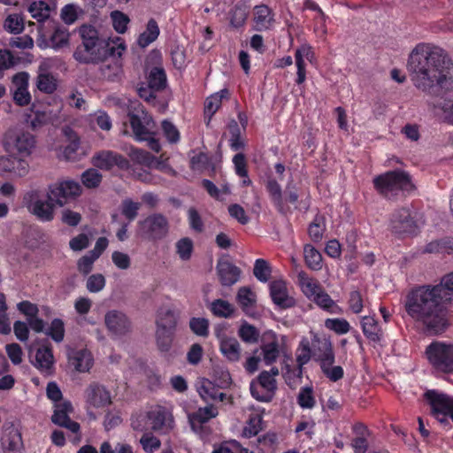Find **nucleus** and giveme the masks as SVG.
Here are the masks:
<instances>
[{"mask_svg": "<svg viewBox=\"0 0 453 453\" xmlns=\"http://www.w3.org/2000/svg\"><path fill=\"white\" fill-rule=\"evenodd\" d=\"M406 70L419 85H452L453 62L441 48L419 42L410 52Z\"/></svg>", "mask_w": 453, "mask_h": 453, "instance_id": "1", "label": "nucleus"}, {"mask_svg": "<svg viewBox=\"0 0 453 453\" xmlns=\"http://www.w3.org/2000/svg\"><path fill=\"white\" fill-rule=\"evenodd\" d=\"M431 286H423L408 294L405 310L413 319L438 334L443 332L449 325L446 310Z\"/></svg>", "mask_w": 453, "mask_h": 453, "instance_id": "2", "label": "nucleus"}, {"mask_svg": "<svg viewBox=\"0 0 453 453\" xmlns=\"http://www.w3.org/2000/svg\"><path fill=\"white\" fill-rule=\"evenodd\" d=\"M82 44L74 52V58L83 63L103 61L109 51L114 55V48H109L104 39L99 37L98 31L91 25H82L79 29Z\"/></svg>", "mask_w": 453, "mask_h": 453, "instance_id": "3", "label": "nucleus"}, {"mask_svg": "<svg viewBox=\"0 0 453 453\" xmlns=\"http://www.w3.org/2000/svg\"><path fill=\"white\" fill-rule=\"evenodd\" d=\"M375 188L388 197L397 195L399 191L411 193L415 189V184L411 175L403 171L388 172L373 180Z\"/></svg>", "mask_w": 453, "mask_h": 453, "instance_id": "4", "label": "nucleus"}, {"mask_svg": "<svg viewBox=\"0 0 453 453\" xmlns=\"http://www.w3.org/2000/svg\"><path fill=\"white\" fill-rule=\"evenodd\" d=\"M426 355L436 372L453 373V342H433L426 347Z\"/></svg>", "mask_w": 453, "mask_h": 453, "instance_id": "5", "label": "nucleus"}, {"mask_svg": "<svg viewBox=\"0 0 453 453\" xmlns=\"http://www.w3.org/2000/svg\"><path fill=\"white\" fill-rule=\"evenodd\" d=\"M416 217L417 213L410 206L395 209L389 219L391 231L399 237H407L418 234L420 224Z\"/></svg>", "mask_w": 453, "mask_h": 453, "instance_id": "6", "label": "nucleus"}, {"mask_svg": "<svg viewBox=\"0 0 453 453\" xmlns=\"http://www.w3.org/2000/svg\"><path fill=\"white\" fill-rule=\"evenodd\" d=\"M424 398L430 406L431 415L440 423L453 421V396L441 391L430 389L424 394Z\"/></svg>", "mask_w": 453, "mask_h": 453, "instance_id": "7", "label": "nucleus"}, {"mask_svg": "<svg viewBox=\"0 0 453 453\" xmlns=\"http://www.w3.org/2000/svg\"><path fill=\"white\" fill-rule=\"evenodd\" d=\"M140 236L150 242L164 239L169 232V221L162 213H152L137 224Z\"/></svg>", "mask_w": 453, "mask_h": 453, "instance_id": "8", "label": "nucleus"}, {"mask_svg": "<svg viewBox=\"0 0 453 453\" xmlns=\"http://www.w3.org/2000/svg\"><path fill=\"white\" fill-rule=\"evenodd\" d=\"M24 203L27 210L34 214L39 220L43 222L51 221L54 219L55 204L42 195V191L34 189L24 196Z\"/></svg>", "mask_w": 453, "mask_h": 453, "instance_id": "9", "label": "nucleus"}, {"mask_svg": "<svg viewBox=\"0 0 453 453\" xmlns=\"http://www.w3.org/2000/svg\"><path fill=\"white\" fill-rule=\"evenodd\" d=\"M81 193L80 184L72 180L58 181L49 187L47 197L60 207L76 199Z\"/></svg>", "mask_w": 453, "mask_h": 453, "instance_id": "10", "label": "nucleus"}, {"mask_svg": "<svg viewBox=\"0 0 453 453\" xmlns=\"http://www.w3.org/2000/svg\"><path fill=\"white\" fill-rule=\"evenodd\" d=\"M104 322L109 335L113 339L127 335L133 327L130 318L124 311L115 309L105 313Z\"/></svg>", "mask_w": 453, "mask_h": 453, "instance_id": "11", "label": "nucleus"}, {"mask_svg": "<svg viewBox=\"0 0 453 453\" xmlns=\"http://www.w3.org/2000/svg\"><path fill=\"white\" fill-rule=\"evenodd\" d=\"M277 389L275 378H272L267 371L259 373L256 380H253L250 385V390L252 397L263 403H269L273 400Z\"/></svg>", "mask_w": 453, "mask_h": 453, "instance_id": "12", "label": "nucleus"}, {"mask_svg": "<svg viewBox=\"0 0 453 453\" xmlns=\"http://www.w3.org/2000/svg\"><path fill=\"white\" fill-rule=\"evenodd\" d=\"M433 97L429 104L435 109L440 110L443 118L453 124V91L449 87H430Z\"/></svg>", "mask_w": 453, "mask_h": 453, "instance_id": "13", "label": "nucleus"}, {"mask_svg": "<svg viewBox=\"0 0 453 453\" xmlns=\"http://www.w3.org/2000/svg\"><path fill=\"white\" fill-rule=\"evenodd\" d=\"M92 165L101 170L110 171L117 166L120 170H127L129 161L123 155L112 150H100L92 157Z\"/></svg>", "mask_w": 453, "mask_h": 453, "instance_id": "14", "label": "nucleus"}, {"mask_svg": "<svg viewBox=\"0 0 453 453\" xmlns=\"http://www.w3.org/2000/svg\"><path fill=\"white\" fill-rule=\"evenodd\" d=\"M85 402L88 407L104 408L111 403L110 391L98 382H91L84 391Z\"/></svg>", "mask_w": 453, "mask_h": 453, "instance_id": "15", "label": "nucleus"}, {"mask_svg": "<svg viewBox=\"0 0 453 453\" xmlns=\"http://www.w3.org/2000/svg\"><path fill=\"white\" fill-rule=\"evenodd\" d=\"M275 13L266 4H261L253 8V28L257 32L270 31L275 26Z\"/></svg>", "mask_w": 453, "mask_h": 453, "instance_id": "16", "label": "nucleus"}, {"mask_svg": "<svg viewBox=\"0 0 453 453\" xmlns=\"http://www.w3.org/2000/svg\"><path fill=\"white\" fill-rule=\"evenodd\" d=\"M218 414V409L212 404L200 407L196 411L188 413V418L191 429L195 433H201L203 424L217 417Z\"/></svg>", "mask_w": 453, "mask_h": 453, "instance_id": "17", "label": "nucleus"}, {"mask_svg": "<svg viewBox=\"0 0 453 453\" xmlns=\"http://www.w3.org/2000/svg\"><path fill=\"white\" fill-rule=\"evenodd\" d=\"M144 73L147 78V85H167V76L161 62V57L157 52V60L151 63L148 58L144 65Z\"/></svg>", "mask_w": 453, "mask_h": 453, "instance_id": "18", "label": "nucleus"}, {"mask_svg": "<svg viewBox=\"0 0 453 453\" xmlns=\"http://www.w3.org/2000/svg\"><path fill=\"white\" fill-rule=\"evenodd\" d=\"M0 442L4 453H24L25 451L21 433L13 426L5 430Z\"/></svg>", "mask_w": 453, "mask_h": 453, "instance_id": "19", "label": "nucleus"}, {"mask_svg": "<svg viewBox=\"0 0 453 453\" xmlns=\"http://www.w3.org/2000/svg\"><path fill=\"white\" fill-rule=\"evenodd\" d=\"M260 349L263 361L266 365H271L275 363L280 356V345L277 334L273 332L266 333L263 337Z\"/></svg>", "mask_w": 453, "mask_h": 453, "instance_id": "20", "label": "nucleus"}, {"mask_svg": "<svg viewBox=\"0 0 453 453\" xmlns=\"http://www.w3.org/2000/svg\"><path fill=\"white\" fill-rule=\"evenodd\" d=\"M311 349L313 358L319 361V365L326 361L334 362V353L329 339L314 336L311 340Z\"/></svg>", "mask_w": 453, "mask_h": 453, "instance_id": "21", "label": "nucleus"}, {"mask_svg": "<svg viewBox=\"0 0 453 453\" xmlns=\"http://www.w3.org/2000/svg\"><path fill=\"white\" fill-rule=\"evenodd\" d=\"M217 273L222 286L231 287L241 277V269L227 260H220L217 264Z\"/></svg>", "mask_w": 453, "mask_h": 453, "instance_id": "22", "label": "nucleus"}, {"mask_svg": "<svg viewBox=\"0 0 453 453\" xmlns=\"http://www.w3.org/2000/svg\"><path fill=\"white\" fill-rule=\"evenodd\" d=\"M271 298L281 309L291 308L295 300L288 295L287 287L282 280H273L269 285Z\"/></svg>", "mask_w": 453, "mask_h": 453, "instance_id": "23", "label": "nucleus"}, {"mask_svg": "<svg viewBox=\"0 0 453 453\" xmlns=\"http://www.w3.org/2000/svg\"><path fill=\"white\" fill-rule=\"evenodd\" d=\"M34 365L45 376L53 374L54 356L50 345L40 347L36 350Z\"/></svg>", "mask_w": 453, "mask_h": 453, "instance_id": "24", "label": "nucleus"}, {"mask_svg": "<svg viewBox=\"0 0 453 453\" xmlns=\"http://www.w3.org/2000/svg\"><path fill=\"white\" fill-rule=\"evenodd\" d=\"M265 189L276 211L280 214L286 215L289 211V208L283 200L282 189L279 182L275 179H268L265 182Z\"/></svg>", "mask_w": 453, "mask_h": 453, "instance_id": "25", "label": "nucleus"}, {"mask_svg": "<svg viewBox=\"0 0 453 453\" xmlns=\"http://www.w3.org/2000/svg\"><path fill=\"white\" fill-rule=\"evenodd\" d=\"M236 302L246 315H254L257 304V295L250 287H242L238 289Z\"/></svg>", "mask_w": 453, "mask_h": 453, "instance_id": "26", "label": "nucleus"}, {"mask_svg": "<svg viewBox=\"0 0 453 453\" xmlns=\"http://www.w3.org/2000/svg\"><path fill=\"white\" fill-rule=\"evenodd\" d=\"M65 134L68 139V144L64 147L63 156L68 161H78L81 159L82 152H81V141L78 134L72 129L65 130Z\"/></svg>", "mask_w": 453, "mask_h": 453, "instance_id": "27", "label": "nucleus"}, {"mask_svg": "<svg viewBox=\"0 0 453 453\" xmlns=\"http://www.w3.org/2000/svg\"><path fill=\"white\" fill-rule=\"evenodd\" d=\"M0 172L12 173L22 177L28 173V165L23 159L0 156Z\"/></svg>", "mask_w": 453, "mask_h": 453, "instance_id": "28", "label": "nucleus"}, {"mask_svg": "<svg viewBox=\"0 0 453 453\" xmlns=\"http://www.w3.org/2000/svg\"><path fill=\"white\" fill-rule=\"evenodd\" d=\"M54 70V62L51 59L42 60L38 66L35 85H57L58 78Z\"/></svg>", "mask_w": 453, "mask_h": 453, "instance_id": "29", "label": "nucleus"}, {"mask_svg": "<svg viewBox=\"0 0 453 453\" xmlns=\"http://www.w3.org/2000/svg\"><path fill=\"white\" fill-rule=\"evenodd\" d=\"M228 96L229 91L226 88H224L219 92L207 97L204 104V120L207 126L210 124L212 116L220 107L222 100L224 98H228Z\"/></svg>", "mask_w": 453, "mask_h": 453, "instance_id": "30", "label": "nucleus"}, {"mask_svg": "<svg viewBox=\"0 0 453 453\" xmlns=\"http://www.w3.org/2000/svg\"><path fill=\"white\" fill-rule=\"evenodd\" d=\"M177 317L174 311L169 308L158 309L156 317V328L176 331Z\"/></svg>", "mask_w": 453, "mask_h": 453, "instance_id": "31", "label": "nucleus"}, {"mask_svg": "<svg viewBox=\"0 0 453 453\" xmlns=\"http://www.w3.org/2000/svg\"><path fill=\"white\" fill-rule=\"evenodd\" d=\"M160 34L157 22L154 19H150L146 24L145 30L141 33L137 38V45L144 49L155 42Z\"/></svg>", "mask_w": 453, "mask_h": 453, "instance_id": "32", "label": "nucleus"}, {"mask_svg": "<svg viewBox=\"0 0 453 453\" xmlns=\"http://www.w3.org/2000/svg\"><path fill=\"white\" fill-rule=\"evenodd\" d=\"M69 33L67 28L63 26H57L53 33L50 35L49 42H45L44 45L38 41V45L41 48L51 47L53 49H59L68 44Z\"/></svg>", "mask_w": 453, "mask_h": 453, "instance_id": "33", "label": "nucleus"}, {"mask_svg": "<svg viewBox=\"0 0 453 453\" xmlns=\"http://www.w3.org/2000/svg\"><path fill=\"white\" fill-rule=\"evenodd\" d=\"M69 359L72 365L80 372H88L93 365L92 356L87 349H81L74 352Z\"/></svg>", "mask_w": 453, "mask_h": 453, "instance_id": "34", "label": "nucleus"}, {"mask_svg": "<svg viewBox=\"0 0 453 453\" xmlns=\"http://www.w3.org/2000/svg\"><path fill=\"white\" fill-rule=\"evenodd\" d=\"M313 354L311 349V343L307 339H303L296 349V374H303V367L309 363Z\"/></svg>", "mask_w": 453, "mask_h": 453, "instance_id": "35", "label": "nucleus"}, {"mask_svg": "<svg viewBox=\"0 0 453 453\" xmlns=\"http://www.w3.org/2000/svg\"><path fill=\"white\" fill-rule=\"evenodd\" d=\"M297 279L302 291L308 298H312L322 289L318 281L303 271L298 273Z\"/></svg>", "mask_w": 453, "mask_h": 453, "instance_id": "36", "label": "nucleus"}, {"mask_svg": "<svg viewBox=\"0 0 453 453\" xmlns=\"http://www.w3.org/2000/svg\"><path fill=\"white\" fill-rule=\"evenodd\" d=\"M228 131L230 134L229 146L231 150L234 151L243 150L245 142L242 139V133L245 130H242L238 122L233 119L228 123Z\"/></svg>", "mask_w": 453, "mask_h": 453, "instance_id": "37", "label": "nucleus"}, {"mask_svg": "<svg viewBox=\"0 0 453 453\" xmlns=\"http://www.w3.org/2000/svg\"><path fill=\"white\" fill-rule=\"evenodd\" d=\"M175 334L176 331L156 328V344L160 352L167 353L170 351L174 341Z\"/></svg>", "mask_w": 453, "mask_h": 453, "instance_id": "38", "label": "nucleus"}, {"mask_svg": "<svg viewBox=\"0 0 453 453\" xmlns=\"http://www.w3.org/2000/svg\"><path fill=\"white\" fill-rule=\"evenodd\" d=\"M354 433L356 437L351 441V446L356 453H365L368 449L366 427L361 424L355 425Z\"/></svg>", "mask_w": 453, "mask_h": 453, "instance_id": "39", "label": "nucleus"}, {"mask_svg": "<svg viewBox=\"0 0 453 453\" xmlns=\"http://www.w3.org/2000/svg\"><path fill=\"white\" fill-rule=\"evenodd\" d=\"M440 299L451 300L453 298V273L445 275L441 283L431 287Z\"/></svg>", "mask_w": 453, "mask_h": 453, "instance_id": "40", "label": "nucleus"}, {"mask_svg": "<svg viewBox=\"0 0 453 453\" xmlns=\"http://www.w3.org/2000/svg\"><path fill=\"white\" fill-rule=\"evenodd\" d=\"M303 255L305 264L310 269L318 271L322 268V255L311 244L304 245Z\"/></svg>", "mask_w": 453, "mask_h": 453, "instance_id": "41", "label": "nucleus"}, {"mask_svg": "<svg viewBox=\"0 0 453 453\" xmlns=\"http://www.w3.org/2000/svg\"><path fill=\"white\" fill-rule=\"evenodd\" d=\"M147 418L150 421V430L160 431L165 426L166 411L162 407H157L147 411Z\"/></svg>", "mask_w": 453, "mask_h": 453, "instance_id": "42", "label": "nucleus"}, {"mask_svg": "<svg viewBox=\"0 0 453 453\" xmlns=\"http://www.w3.org/2000/svg\"><path fill=\"white\" fill-rule=\"evenodd\" d=\"M35 140L33 134L29 133H21L16 135L14 139V148L21 155H29L34 148Z\"/></svg>", "mask_w": 453, "mask_h": 453, "instance_id": "43", "label": "nucleus"}, {"mask_svg": "<svg viewBox=\"0 0 453 453\" xmlns=\"http://www.w3.org/2000/svg\"><path fill=\"white\" fill-rule=\"evenodd\" d=\"M209 309L218 318H230L234 312V306L228 301L223 299L212 301Z\"/></svg>", "mask_w": 453, "mask_h": 453, "instance_id": "44", "label": "nucleus"}, {"mask_svg": "<svg viewBox=\"0 0 453 453\" xmlns=\"http://www.w3.org/2000/svg\"><path fill=\"white\" fill-rule=\"evenodd\" d=\"M73 411V405L69 401H64L60 403L56 404L54 413L51 417V420L58 426L65 425V423L70 418L69 413Z\"/></svg>", "mask_w": 453, "mask_h": 453, "instance_id": "45", "label": "nucleus"}, {"mask_svg": "<svg viewBox=\"0 0 453 453\" xmlns=\"http://www.w3.org/2000/svg\"><path fill=\"white\" fill-rule=\"evenodd\" d=\"M220 350L230 361H236L240 357V344L234 338L223 340L220 344Z\"/></svg>", "mask_w": 453, "mask_h": 453, "instance_id": "46", "label": "nucleus"}, {"mask_svg": "<svg viewBox=\"0 0 453 453\" xmlns=\"http://www.w3.org/2000/svg\"><path fill=\"white\" fill-rule=\"evenodd\" d=\"M191 332L196 336L206 338L210 334V322L208 319L193 317L188 322Z\"/></svg>", "mask_w": 453, "mask_h": 453, "instance_id": "47", "label": "nucleus"}, {"mask_svg": "<svg viewBox=\"0 0 453 453\" xmlns=\"http://www.w3.org/2000/svg\"><path fill=\"white\" fill-rule=\"evenodd\" d=\"M28 12L38 22H42L50 17V6L44 1H35L30 4Z\"/></svg>", "mask_w": 453, "mask_h": 453, "instance_id": "48", "label": "nucleus"}, {"mask_svg": "<svg viewBox=\"0 0 453 453\" xmlns=\"http://www.w3.org/2000/svg\"><path fill=\"white\" fill-rule=\"evenodd\" d=\"M253 274L260 282H267L271 278L272 267L266 260L257 258L254 264Z\"/></svg>", "mask_w": 453, "mask_h": 453, "instance_id": "49", "label": "nucleus"}, {"mask_svg": "<svg viewBox=\"0 0 453 453\" xmlns=\"http://www.w3.org/2000/svg\"><path fill=\"white\" fill-rule=\"evenodd\" d=\"M103 180V175L96 168H88L82 173L81 180L87 188H96L99 187Z\"/></svg>", "mask_w": 453, "mask_h": 453, "instance_id": "50", "label": "nucleus"}, {"mask_svg": "<svg viewBox=\"0 0 453 453\" xmlns=\"http://www.w3.org/2000/svg\"><path fill=\"white\" fill-rule=\"evenodd\" d=\"M334 362L326 361L320 364V369L324 375L333 382H336L343 378L344 371L340 365L333 366Z\"/></svg>", "mask_w": 453, "mask_h": 453, "instance_id": "51", "label": "nucleus"}, {"mask_svg": "<svg viewBox=\"0 0 453 453\" xmlns=\"http://www.w3.org/2000/svg\"><path fill=\"white\" fill-rule=\"evenodd\" d=\"M54 342H61L65 337V324L61 319H54L48 329L44 332Z\"/></svg>", "mask_w": 453, "mask_h": 453, "instance_id": "52", "label": "nucleus"}, {"mask_svg": "<svg viewBox=\"0 0 453 453\" xmlns=\"http://www.w3.org/2000/svg\"><path fill=\"white\" fill-rule=\"evenodd\" d=\"M130 127L132 131L137 140L146 139L148 134H150V131L143 125L141 118L134 113L128 114Z\"/></svg>", "mask_w": 453, "mask_h": 453, "instance_id": "53", "label": "nucleus"}, {"mask_svg": "<svg viewBox=\"0 0 453 453\" xmlns=\"http://www.w3.org/2000/svg\"><path fill=\"white\" fill-rule=\"evenodd\" d=\"M262 422L261 415L257 413L250 414L243 430L244 434L247 437L256 436L262 430Z\"/></svg>", "mask_w": 453, "mask_h": 453, "instance_id": "54", "label": "nucleus"}, {"mask_svg": "<svg viewBox=\"0 0 453 453\" xmlns=\"http://www.w3.org/2000/svg\"><path fill=\"white\" fill-rule=\"evenodd\" d=\"M141 208V203L134 202L130 198L124 199L121 203V214L129 221L136 219L138 211Z\"/></svg>", "mask_w": 453, "mask_h": 453, "instance_id": "55", "label": "nucleus"}, {"mask_svg": "<svg viewBox=\"0 0 453 453\" xmlns=\"http://www.w3.org/2000/svg\"><path fill=\"white\" fill-rule=\"evenodd\" d=\"M297 403L303 409H312L315 406L316 401L312 388L303 387L300 389L297 395Z\"/></svg>", "mask_w": 453, "mask_h": 453, "instance_id": "56", "label": "nucleus"}, {"mask_svg": "<svg viewBox=\"0 0 453 453\" xmlns=\"http://www.w3.org/2000/svg\"><path fill=\"white\" fill-rule=\"evenodd\" d=\"M112 27L119 34H124L127 30V25L130 22L129 17L120 11L111 12Z\"/></svg>", "mask_w": 453, "mask_h": 453, "instance_id": "57", "label": "nucleus"}, {"mask_svg": "<svg viewBox=\"0 0 453 453\" xmlns=\"http://www.w3.org/2000/svg\"><path fill=\"white\" fill-rule=\"evenodd\" d=\"M325 326L338 334H344L349 331L350 326L344 319H326Z\"/></svg>", "mask_w": 453, "mask_h": 453, "instance_id": "58", "label": "nucleus"}, {"mask_svg": "<svg viewBox=\"0 0 453 453\" xmlns=\"http://www.w3.org/2000/svg\"><path fill=\"white\" fill-rule=\"evenodd\" d=\"M161 127L164 136L170 143H177L180 141V132L170 120H163Z\"/></svg>", "mask_w": 453, "mask_h": 453, "instance_id": "59", "label": "nucleus"}, {"mask_svg": "<svg viewBox=\"0 0 453 453\" xmlns=\"http://www.w3.org/2000/svg\"><path fill=\"white\" fill-rule=\"evenodd\" d=\"M239 336L245 342H257L259 337L257 329L250 324H243L239 329Z\"/></svg>", "mask_w": 453, "mask_h": 453, "instance_id": "60", "label": "nucleus"}, {"mask_svg": "<svg viewBox=\"0 0 453 453\" xmlns=\"http://www.w3.org/2000/svg\"><path fill=\"white\" fill-rule=\"evenodd\" d=\"M150 421L147 412H136L131 416V426L134 430L144 432L150 430Z\"/></svg>", "mask_w": 453, "mask_h": 453, "instance_id": "61", "label": "nucleus"}, {"mask_svg": "<svg viewBox=\"0 0 453 453\" xmlns=\"http://www.w3.org/2000/svg\"><path fill=\"white\" fill-rule=\"evenodd\" d=\"M177 253L182 260H188L193 251V242L188 237L179 240L176 243Z\"/></svg>", "mask_w": 453, "mask_h": 453, "instance_id": "62", "label": "nucleus"}, {"mask_svg": "<svg viewBox=\"0 0 453 453\" xmlns=\"http://www.w3.org/2000/svg\"><path fill=\"white\" fill-rule=\"evenodd\" d=\"M247 19V12L242 6L236 5L230 13V25L234 28L243 27Z\"/></svg>", "mask_w": 453, "mask_h": 453, "instance_id": "63", "label": "nucleus"}, {"mask_svg": "<svg viewBox=\"0 0 453 453\" xmlns=\"http://www.w3.org/2000/svg\"><path fill=\"white\" fill-rule=\"evenodd\" d=\"M105 278L101 273H95L90 275L87 280V289L90 293H97L105 287Z\"/></svg>", "mask_w": 453, "mask_h": 453, "instance_id": "64", "label": "nucleus"}]
</instances>
